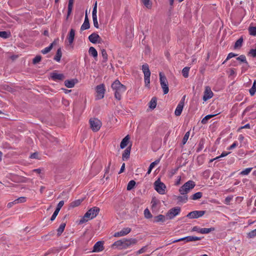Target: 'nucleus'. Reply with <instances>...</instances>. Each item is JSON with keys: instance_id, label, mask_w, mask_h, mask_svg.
Instances as JSON below:
<instances>
[{"instance_id": "11", "label": "nucleus", "mask_w": 256, "mask_h": 256, "mask_svg": "<svg viewBox=\"0 0 256 256\" xmlns=\"http://www.w3.org/2000/svg\"><path fill=\"white\" fill-rule=\"evenodd\" d=\"M96 98L98 100L102 99L104 97V94L106 91L104 84H100L97 86L96 88Z\"/></svg>"}, {"instance_id": "48", "label": "nucleus", "mask_w": 256, "mask_h": 256, "mask_svg": "<svg viewBox=\"0 0 256 256\" xmlns=\"http://www.w3.org/2000/svg\"><path fill=\"white\" fill-rule=\"evenodd\" d=\"M102 55L103 58L102 62H106L108 60V54L106 50L104 49L102 50Z\"/></svg>"}, {"instance_id": "25", "label": "nucleus", "mask_w": 256, "mask_h": 256, "mask_svg": "<svg viewBox=\"0 0 256 256\" xmlns=\"http://www.w3.org/2000/svg\"><path fill=\"white\" fill-rule=\"evenodd\" d=\"M131 146H128L126 148L122 154V158L123 160L124 159H128L130 158V150H131Z\"/></svg>"}, {"instance_id": "10", "label": "nucleus", "mask_w": 256, "mask_h": 256, "mask_svg": "<svg viewBox=\"0 0 256 256\" xmlns=\"http://www.w3.org/2000/svg\"><path fill=\"white\" fill-rule=\"evenodd\" d=\"M180 212V207H174L170 209L166 213V216L168 219H172L174 216L178 215Z\"/></svg>"}, {"instance_id": "52", "label": "nucleus", "mask_w": 256, "mask_h": 256, "mask_svg": "<svg viewBox=\"0 0 256 256\" xmlns=\"http://www.w3.org/2000/svg\"><path fill=\"white\" fill-rule=\"evenodd\" d=\"M41 60L42 56L40 55H38L32 60V63L36 64L40 62Z\"/></svg>"}, {"instance_id": "20", "label": "nucleus", "mask_w": 256, "mask_h": 256, "mask_svg": "<svg viewBox=\"0 0 256 256\" xmlns=\"http://www.w3.org/2000/svg\"><path fill=\"white\" fill-rule=\"evenodd\" d=\"M78 82V80L76 78L67 80L64 81V85L68 88H72Z\"/></svg>"}, {"instance_id": "53", "label": "nucleus", "mask_w": 256, "mask_h": 256, "mask_svg": "<svg viewBox=\"0 0 256 256\" xmlns=\"http://www.w3.org/2000/svg\"><path fill=\"white\" fill-rule=\"evenodd\" d=\"M230 153V152H224L222 153V154L219 156H217L214 158H211L210 160H217L220 158L224 157V156L228 155Z\"/></svg>"}, {"instance_id": "62", "label": "nucleus", "mask_w": 256, "mask_h": 256, "mask_svg": "<svg viewBox=\"0 0 256 256\" xmlns=\"http://www.w3.org/2000/svg\"><path fill=\"white\" fill-rule=\"evenodd\" d=\"M151 204H152V208L156 206L158 204V200L155 198H152Z\"/></svg>"}, {"instance_id": "42", "label": "nucleus", "mask_w": 256, "mask_h": 256, "mask_svg": "<svg viewBox=\"0 0 256 256\" xmlns=\"http://www.w3.org/2000/svg\"><path fill=\"white\" fill-rule=\"evenodd\" d=\"M160 162V161H154L152 163H151V164H150L149 168H148V170L147 172V173L146 174H149L151 172H152V169L156 165L158 164V162Z\"/></svg>"}, {"instance_id": "2", "label": "nucleus", "mask_w": 256, "mask_h": 256, "mask_svg": "<svg viewBox=\"0 0 256 256\" xmlns=\"http://www.w3.org/2000/svg\"><path fill=\"white\" fill-rule=\"evenodd\" d=\"M137 242V240L134 238L126 239L124 238L115 242L112 246L116 247L119 249H126L131 244H135Z\"/></svg>"}, {"instance_id": "64", "label": "nucleus", "mask_w": 256, "mask_h": 256, "mask_svg": "<svg viewBox=\"0 0 256 256\" xmlns=\"http://www.w3.org/2000/svg\"><path fill=\"white\" fill-rule=\"evenodd\" d=\"M250 67L249 64H245V66H243L242 67V73H243L245 72L246 70H247Z\"/></svg>"}, {"instance_id": "41", "label": "nucleus", "mask_w": 256, "mask_h": 256, "mask_svg": "<svg viewBox=\"0 0 256 256\" xmlns=\"http://www.w3.org/2000/svg\"><path fill=\"white\" fill-rule=\"evenodd\" d=\"M248 32L250 35L252 36H256V27L253 26H250L248 28Z\"/></svg>"}, {"instance_id": "59", "label": "nucleus", "mask_w": 256, "mask_h": 256, "mask_svg": "<svg viewBox=\"0 0 256 256\" xmlns=\"http://www.w3.org/2000/svg\"><path fill=\"white\" fill-rule=\"evenodd\" d=\"M142 2L148 8L151 7V4H150V0H142Z\"/></svg>"}, {"instance_id": "9", "label": "nucleus", "mask_w": 256, "mask_h": 256, "mask_svg": "<svg viewBox=\"0 0 256 256\" xmlns=\"http://www.w3.org/2000/svg\"><path fill=\"white\" fill-rule=\"evenodd\" d=\"M154 189L160 194H164L166 192V186L165 184L160 182V179L158 178L154 182Z\"/></svg>"}, {"instance_id": "26", "label": "nucleus", "mask_w": 256, "mask_h": 256, "mask_svg": "<svg viewBox=\"0 0 256 256\" xmlns=\"http://www.w3.org/2000/svg\"><path fill=\"white\" fill-rule=\"evenodd\" d=\"M157 104V98L156 97H153L149 102V108L154 110L156 108Z\"/></svg>"}, {"instance_id": "24", "label": "nucleus", "mask_w": 256, "mask_h": 256, "mask_svg": "<svg viewBox=\"0 0 256 256\" xmlns=\"http://www.w3.org/2000/svg\"><path fill=\"white\" fill-rule=\"evenodd\" d=\"M130 136L129 135L126 136L122 140L120 144V147L121 148H124L125 147H126L130 141Z\"/></svg>"}, {"instance_id": "33", "label": "nucleus", "mask_w": 256, "mask_h": 256, "mask_svg": "<svg viewBox=\"0 0 256 256\" xmlns=\"http://www.w3.org/2000/svg\"><path fill=\"white\" fill-rule=\"evenodd\" d=\"M88 52L89 54L92 56L94 58H96L98 56V52L96 49L92 46L90 48Z\"/></svg>"}, {"instance_id": "58", "label": "nucleus", "mask_w": 256, "mask_h": 256, "mask_svg": "<svg viewBox=\"0 0 256 256\" xmlns=\"http://www.w3.org/2000/svg\"><path fill=\"white\" fill-rule=\"evenodd\" d=\"M97 13V2H96L94 5L93 10L92 12V16H96Z\"/></svg>"}, {"instance_id": "36", "label": "nucleus", "mask_w": 256, "mask_h": 256, "mask_svg": "<svg viewBox=\"0 0 256 256\" xmlns=\"http://www.w3.org/2000/svg\"><path fill=\"white\" fill-rule=\"evenodd\" d=\"M202 192H197L192 196L190 198L192 200H196L202 197Z\"/></svg>"}, {"instance_id": "40", "label": "nucleus", "mask_w": 256, "mask_h": 256, "mask_svg": "<svg viewBox=\"0 0 256 256\" xmlns=\"http://www.w3.org/2000/svg\"><path fill=\"white\" fill-rule=\"evenodd\" d=\"M252 168H246L242 170V171H241L240 172V174L242 176H247L250 173V172L252 171Z\"/></svg>"}, {"instance_id": "16", "label": "nucleus", "mask_w": 256, "mask_h": 256, "mask_svg": "<svg viewBox=\"0 0 256 256\" xmlns=\"http://www.w3.org/2000/svg\"><path fill=\"white\" fill-rule=\"evenodd\" d=\"M64 200H61L58 202L55 211L54 212V214H52V215L50 218L51 221H53L55 220V218L56 217V216H58L60 208H62V206H64Z\"/></svg>"}, {"instance_id": "3", "label": "nucleus", "mask_w": 256, "mask_h": 256, "mask_svg": "<svg viewBox=\"0 0 256 256\" xmlns=\"http://www.w3.org/2000/svg\"><path fill=\"white\" fill-rule=\"evenodd\" d=\"M100 208L96 206H94L90 208L80 219V224L84 223L88 220L96 218L100 212Z\"/></svg>"}, {"instance_id": "28", "label": "nucleus", "mask_w": 256, "mask_h": 256, "mask_svg": "<svg viewBox=\"0 0 256 256\" xmlns=\"http://www.w3.org/2000/svg\"><path fill=\"white\" fill-rule=\"evenodd\" d=\"M74 0H68V10L66 19L68 18L69 16L72 13V6H73V4H74Z\"/></svg>"}, {"instance_id": "39", "label": "nucleus", "mask_w": 256, "mask_h": 256, "mask_svg": "<svg viewBox=\"0 0 256 256\" xmlns=\"http://www.w3.org/2000/svg\"><path fill=\"white\" fill-rule=\"evenodd\" d=\"M188 196L186 194H184L182 196H178L177 197V200L178 202L186 203L188 201Z\"/></svg>"}, {"instance_id": "8", "label": "nucleus", "mask_w": 256, "mask_h": 256, "mask_svg": "<svg viewBox=\"0 0 256 256\" xmlns=\"http://www.w3.org/2000/svg\"><path fill=\"white\" fill-rule=\"evenodd\" d=\"M89 122L90 128L94 132H98L102 125L101 121L96 118H90Z\"/></svg>"}, {"instance_id": "23", "label": "nucleus", "mask_w": 256, "mask_h": 256, "mask_svg": "<svg viewBox=\"0 0 256 256\" xmlns=\"http://www.w3.org/2000/svg\"><path fill=\"white\" fill-rule=\"evenodd\" d=\"M75 36V30L71 28L68 36V39L70 44L73 43Z\"/></svg>"}, {"instance_id": "31", "label": "nucleus", "mask_w": 256, "mask_h": 256, "mask_svg": "<svg viewBox=\"0 0 256 256\" xmlns=\"http://www.w3.org/2000/svg\"><path fill=\"white\" fill-rule=\"evenodd\" d=\"M215 230L214 228H202L200 230V233L202 234H208L211 232L214 231Z\"/></svg>"}, {"instance_id": "14", "label": "nucleus", "mask_w": 256, "mask_h": 256, "mask_svg": "<svg viewBox=\"0 0 256 256\" xmlns=\"http://www.w3.org/2000/svg\"><path fill=\"white\" fill-rule=\"evenodd\" d=\"M88 40L92 44H100L102 41V38L96 32H94L89 36Z\"/></svg>"}, {"instance_id": "30", "label": "nucleus", "mask_w": 256, "mask_h": 256, "mask_svg": "<svg viewBox=\"0 0 256 256\" xmlns=\"http://www.w3.org/2000/svg\"><path fill=\"white\" fill-rule=\"evenodd\" d=\"M66 223L64 222L60 224L59 228L57 229V236H60L62 234L63 232L64 228L66 227Z\"/></svg>"}, {"instance_id": "22", "label": "nucleus", "mask_w": 256, "mask_h": 256, "mask_svg": "<svg viewBox=\"0 0 256 256\" xmlns=\"http://www.w3.org/2000/svg\"><path fill=\"white\" fill-rule=\"evenodd\" d=\"M28 180V178L22 176L16 175L13 176V181L16 182H26Z\"/></svg>"}, {"instance_id": "55", "label": "nucleus", "mask_w": 256, "mask_h": 256, "mask_svg": "<svg viewBox=\"0 0 256 256\" xmlns=\"http://www.w3.org/2000/svg\"><path fill=\"white\" fill-rule=\"evenodd\" d=\"M189 136H190V132L188 131L186 133V134H184V136L183 138V139L182 140V144H184L186 142L189 138Z\"/></svg>"}, {"instance_id": "7", "label": "nucleus", "mask_w": 256, "mask_h": 256, "mask_svg": "<svg viewBox=\"0 0 256 256\" xmlns=\"http://www.w3.org/2000/svg\"><path fill=\"white\" fill-rule=\"evenodd\" d=\"M142 70L144 74V82L146 86H149L150 84V71L148 64H145L142 66Z\"/></svg>"}, {"instance_id": "4", "label": "nucleus", "mask_w": 256, "mask_h": 256, "mask_svg": "<svg viewBox=\"0 0 256 256\" xmlns=\"http://www.w3.org/2000/svg\"><path fill=\"white\" fill-rule=\"evenodd\" d=\"M195 185V183L194 181L188 180L180 188L179 192L182 195H186L189 190L193 188Z\"/></svg>"}, {"instance_id": "50", "label": "nucleus", "mask_w": 256, "mask_h": 256, "mask_svg": "<svg viewBox=\"0 0 256 256\" xmlns=\"http://www.w3.org/2000/svg\"><path fill=\"white\" fill-rule=\"evenodd\" d=\"M144 217L146 218H152V214H151L150 211L149 210L148 208H146L144 210Z\"/></svg>"}, {"instance_id": "15", "label": "nucleus", "mask_w": 256, "mask_h": 256, "mask_svg": "<svg viewBox=\"0 0 256 256\" xmlns=\"http://www.w3.org/2000/svg\"><path fill=\"white\" fill-rule=\"evenodd\" d=\"M213 95V92L212 91L210 88L209 86H207L205 88V90L204 92V94L202 98V100H204V101L206 102L208 99L212 98Z\"/></svg>"}, {"instance_id": "12", "label": "nucleus", "mask_w": 256, "mask_h": 256, "mask_svg": "<svg viewBox=\"0 0 256 256\" xmlns=\"http://www.w3.org/2000/svg\"><path fill=\"white\" fill-rule=\"evenodd\" d=\"M205 213V210H194L189 212L186 216L190 218H197L202 216Z\"/></svg>"}, {"instance_id": "18", "label": "nucleus", "mask_w": 256, "mask_h": 256, "mask_svg": "<svg viewBox=\"0 0 256 256\" xmlns=\"http://www.w3.org/2000/svg\"><path fill=\"white\" fill-rule=\"evenodd\" d=\"M50 78L54 81L57 80H62L65 76L63 74H58L56 72H54L50 74Z\"/></svg>"}, {"instance_id": "13", "label": "nucleus", "mask_w": 256, "mask_h": 256, "mask_svg": "<svg viewBox=\"0 0 256 256\" xmlns=\"http://www.w3.org/2000/svg\"><path fill=\"white\" fill-rule=\"evenodd\" d=\"M185 98L186 96H184L177 106L174 112V114L176 116H180L181 114L184 106Z\"/></svg>"}, {"instance_id": "27", "label": "nucleus", "mask_w": 256, "mask_h": 256, "mask_svg": "<svg viewBox=\"0 0 256 256\" xmlns=\"http://www.w3.org/2000/svg\"><path fill=\"white\" fill-rule=\"evenodd\" d=\"M62 56V52L61 48H59L58 49L56 54L54 58V60H56L58 62H59Z\"/></svg>"}, {"instance_id": "29", "label": "nucleus", "mask_w": 256, "mask_h": 256, "mask_svg": "<svg viewBox=\"0 0 256 256\" xmlns=\"http://www.w3.org/2000/svg\"><path fill=\"white\" fill-rule=\"evenodd\" d=\"M220 114V112L216 114H214L206 115L202 119L201 122L202 124H206L208 122V120L214 117V116H216L217 114Z\"/></svg>"}, {"instance_id": "63", "label": "nucleus", "mask_w": 256, "mask_h": 256, "mask_svg": "<svg viewBox=\"0 0 256 256\" xmlns=\"http://www.w3.org/2000/svg\"><path fill=\"white\" fill-rule=\"evenodd\" d=\"M146 249H147L146 246L142 247V248H141L140 250H139L137 252V254H141L142 253L146 251Z\"/></svg>"}, {"instance_id": "51", "label": "nucleus", "mask_w": 256, "mask_h": 256, "mask_svg": "<svg viewBox=\"0 0 256 256\" xmlns=\"http://www.w3.org/2000/svg\"><path fill=\"white\" fill-rule=\"evenodd\" d=\"M52 49V45H50L48 46L46 48H44V50H41V52L42 54H48V52H49Z\"/></svg>"}, {"instance_id": "49", "label": "nucleus", "mask_w": 256, "mask_h": 256, "mask_svg": "<svg viewBox=\"0 0 256 256\" xmlns=\"http://www.w3.org/2000/svg\"><path fill=\"white\" fill-rule=\"evenodd\" d=\"M26 198L24 196H22L18 199L14 200V202L15 204H18V203H23L24 202L26 201Z\"/></svg>"}, {"instance_id": "43", "label": "nucleus", "mask_w": 256, "mask_h": 256, "mask_svg": "<svg viewBox=\"0 0 256 256\" xmlns=\"http://www.w3.org/2000/svg\"><path fill=\"white\" fill-rule=\"evenodd\" d=\"M190 68L189 67H184L182 70V74L184 78H187L188 76V72Z\"/></svg>"}, {"instance_id": "54", "label": "nucleus", "mask_w": 256, "mask_h": 256, "mask_svg": "<svg viewBox=\"0 0 256 256\" xmlns=\"http://www.w3.org/2000/svg\"><path fill=\"white\" fill-rule=\"evenodd\" d=\"M54 235V231H52L50 232H48L47 234L44 235L42 237V238L45 239V240H48V236H53Z\"/></svg>"}, {"instance_id": "61", "label": "nucleus", "mask_w": 256, "mask_h": 256, "mask_svg": "<svg viewBox=\"0 0 256 256\" xmlns=\"http://www.w3.org/2000/svg\"><path fill=\"white\" fill-rule=\"evenodd\" d=\"M248 54L251 55L253 58L256 57V48L255 49H251L248 52Z\"/></svg>"}, {"instance_id": "35", "label": "nucleus", "mask_w": 256, "mask_h": 256, "mask_svg": "<svg viewBox=\"0 0 256 256\" xmlns=\"http://www.w3.org/2000/svg\"><path fill=\"white\" fill-rule=\"evenodd\" d=\"M82 200H83L82 199H78V200H76L72 202L70 204V207L73 208L78 206L79 205H80V204L82 202Z\"/></svg>"}, {"instance_id": "44", "label": "nucleus", "mask_w": 256, "mask_h": 256, "mask_svg": "<svg viewBox=\"0 0 256 256\" xmlns=\"http://www.w3.org/2000/svg\"><path fill=\"white\" fill-rule=\"evenodd\" d=\"M136 184V183L134 180H132L130 181L127 186V190H132L135 186Z\"/></svg>"}, {"instance_id": "1", "label": "nucleus", "mask_w": 256, "mask_h": 256, "mask_svg": "<svg viewBox=\"0 0 256 256\" xmlns=\"http://www.w3.org/2000/svg\"><path fill=\"white\" fill-rule=\"evenodd\" d=\"M112 89L114 90V97L115 98L120 100L122 98V94L124 93L126 90V86L122 84L120 82L116 80L111 86Z\"/></svg>"}, {"instance_id": "21", "label": "nucleus", "mask_w": 256, "mask_h": 256, "mask_svg": "<svg viewBox=\"0 0 256 256\" xmlns=\"http://www.w3.org/2000/svg\"><path fill=\"white\" fill-rule=\"evenodd\" d=\"M90 24L88 16L87 14V12L86 11L84 20L83 24L81 26L80 30H86L90 28Z\"/></svg>"}, {"instance_id": "37", "label": "nucleus", "mask_w": 256, "mask_h": 256, "mask_svg": "<svg viewBox=\"0 0 256 256\" xmlns=\"http://www.w3.org/2000/svg\"><path fill=\"white\" fill-rule=\"evenodd\" d=\"M201 240V238L195 236H186V242H193L200 240Z\"/></svg>"}, {"instance_id": "19", "label": "nucleus", "mask_w": 256, "mask_h": 256, "mask_svg": "<svg viewBox=\"0 0 256 256\" xmlns=\"http://www.w3.org/2000/svg\"><path fill=\"white\" fill-rule=\"evenodd\" d=\"M131 231V228H123L121 231L116 232L114 236L115 237L122 236L126 235L129 234Z\"/></svg>"}, {"instance_id": "60", "label": "nucleus", "mask_w": 256, "mask_h": 256, "mask_svg": "<svg viewBox=\"0 0 256 256\" xmlns=\"http://www.w3.org/2000/svg\"><path fill=\"white\" fill-rule=\"evenodd\" d=\"M38 153L37 152H35L32 154L30 155V156H29V158L32 159H38Z\"/></svg>"}, {"instance_id": "47", "label": "nucleus", "mask_w": 256, "mask_h": 256, "mask_svg": "<svg viewBox=\"0 0 256 256\" xmlns=\"http://www.w3.org/2000/svg\"><path fill=\"white\" fill-rule=\"evenodd\" d=\"M238 56V54H236L234 53H233V52H230L228 54L226 59L222 63V64H225L228 60H229L231 58H234V57H235L236 56Z\"/></svg>"}, {"instance_id": "6", "label": "nucleus", "mask_w": 256, "mask_h": 256, "mask_svg": "<svg viewBox=\"0 0 256 256\" xmlns=\"http://www.w3.org/2000/svg\"><path fill=\"white\" fill-rule=\"evenodd\" d=\"M142 70L144 74V82L146 86H149L150 84V71L148 64H145L142 66Z\"/></svg>"}, {"instance_id": "34", "label": "nucleus", "mask_w": 256, "mask_h": 256, "mask_svg": "<svg viewBox=\"0 0 256 256\" xmlns=\"http://www.w3.org/2000/svg\"><path fill=\"white\" fill-rule=\"evenodd\" d=\"M165 221V216L162 214H159L154 217V222H164Z\"/></svg>"}, {"instance_id": "46", "label": "nucleus", "mask_w": 256, "mask_h": 256, "mask_svg": "<svg viewBox=\"0 0 256 256\" xmlns=\"http://www.w3.org/2000/svg\"><path fill=\"white\" fill-rule=\"evenodd\" d=\"M10 36V32L6 31L0 32V37L4 38H8Z\"/></svg>"}, {"instance_id": "17", "label": "nucleus", "mask_w": 256, "mask_h": 256, "mask_svg": "<svg viewBox=\"0 0 256 256\" xmlns=\"http://www.w3.org/2000/svg\"><path fill=\"white\" fill-rule=\"evenodd\" d=\"M104 249V242L102 241H98L96 242L93 247V252H100L103 250Z\"/></svg>"}, {"instance_id": "5", "label": "nucleus", "mask_w": 256, "mask_h": 256, "mask_svg": "<svg viewBox=\"0 0 256 256\" xmlns=\"http://www.w3.org/2000/svg\"><path fill=\"white\" fill-rule=\"evenodd\" d=\"M160 80L161 87L163 90L164 94H166L168 92V82L166 76L162 73L160 72Z\"/></svg>"}, {"instance_id": "56", "label": "nucleus", "mask_w": 256, "mask_h": 256, "mask_svg": "<svg viewBox=\"0 0 256 256\" xmlns=\"http://www.w3.org/2000/svg\"><path fill=\"white\" fill-rule=\"evenodd\" d=\"M94 26L96 28H98V24L97 20V16H92Z\"/></svg>"}, {"instance_id": "57", "label": "nucleus", "mask_w": 256, "mask_h": 256, "mask_svg": "<svg viewBox=\"0 0 256 256\" xmlns=\"http://www.w3.org/2000/svg\"><path fill=\"white\" fill-rule=\"evenodd\" d=\"M248 236L250 238H252L256 236V228L248 232Z\"/></svg>"}, {"instance_id": "45", "label": "nucleus", "mask_w": 256, "mask_h": 256, "mask_svg": "<svg viewBox=\"0 0 256 256\" xmlns=\"http://www.w3.org/2000/svg\"><path fill=\"white\" fill-rule=\"evenodd\" d=\"M256 92V81L254 82L252 88L249 90V92L250 94L252 96H254Z\"/></svg>"}, {"instance_id": "32", "label": "nucleus", "mask_w": 256, "mask_h": 256, "mask_svg": "<svg viewBox=\"0 0 256 256\" xmlns=\"http://www.w3.org/2000/svg\"><path fill=\"white\" fill-rule=\"evenodd\" d=\"M244 42V39L242 36L240 38L235 42L234 48L235 49L240 48L242 46V44Z\"/></svg>"}, {"instance_id": "38", "label": "nucleus", "mask_w": 256, "mask_h": 256, "mask_svg": "<svg viewBox=\"0 0 256 256\" xmlns=\"http://www.w3.org/2000/svg\"><path fill=\"white\" fill-rule=\"evenodd\" d=\"M236 60L244 63L245 64H248V62L246 60V57L244 55L242 54L238 57L236 58Z\"/></svg>"}]
</instances>
